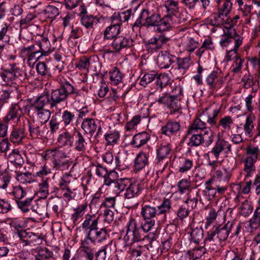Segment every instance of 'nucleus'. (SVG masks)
Here are the masks:
<instances>
[{"label":"nucleus","instance_id":"34","mask_svg":"<svg viewBox=\"0 0 260 260\" xmlns=\"http://www.w3.org/2000/svg\"><path fill=\"white\" fill-rule=\"evenodd\" d=\"M232 27H230L226 32L222 35L223 36H227L230 38H232L234 40L235 43V46L234 48V53L237 54V50L239 46L242 44V39L241 37L237 34L236 31L235 29H231Z\"/></svg>","mask_w":260,"mask_h":260},{"label":"nucleus","instance_id":"20","mask_svg":"<svg viewBox=\"0 0 260 260\" xmlns=\"http://www.w3.org/2000/svg\"><path fill=\"white\" fill-rule=\"evenodd\" d=\"M180 127L179 122L170 120L161 127V134L169 137L175 135L180 131Z\"/></svg>","mask_w":260,"mask_h":260},{"label":"nucleus","instance_id":"2","mask_svg":"<svg viewBox=\"0 0 260 260\" xmlns=\"http://www.w3.org/2000/svg\"><path fill=\"white\" fill-rule=\"evenodd\" d=\"M47 104V99L39 96L24 108L30 117H36L40 120L39 123L44 124L49 120L51 114L49 110L44 108Z\"/></svg>","mask_w":260,"mask_h":260},{"label":"nucleus","instance_id":"50","mask_svg":"<svg viewBox=\"0 0 260 260\" xmlns=\"http://www.w3.org/2000/svg\"><path fill=\"white\" fill-rule=\"evenodd\" d=\"M103 160L107 164H111L112 167L117 168L120 166V160L118 156H114L111 152H108L103 156Z\"/></svg>","mask_w":260,"mask_h":260},{"label":"nucleus","instance_id":"55","mask_svg":"<svg viewBox=\"0 0 260 260\" xmlns=\"http://www.w3.org/2000/svg\"><path fill=\"white\" fill-rule=\"evenodd\" d=\"M16 179L22 183H31L34 181L32 174L29 172H20L16 176Z\"/></svg>","mask_w":260,"mask_h":260},{"label":"nucleus","instance_id":"36","mask_svg":"<svg viewBox=\"0 0 260 260\" xmlns=\"http://www.w3.org/2000/svg\"><path fill=\"white\" fill-rule=\"evenodd\" d=\"M17 235L22 241L25 243L26 245L30 244L34 240H36V238H38V236L34 233L29 232V229L19 231Z\"/></svg>","mask_w":260,"mask_h":260},{"label":"nucleus","instance_id":"31","mask_svg":"<svg viewBox=\"0 0 260 260\" xmlns=\"http://www.w3.org/2000/svg\"><path fill=\"white\" fill-rule=\"evenodd\" d=\"M40 51V56H45L51 50V44L47 37H41V40L36 41Z\"/></svg>","mask_w":260,"mask_h":260},{"label":"nucleus","instance_id":"1","mask_svg":"<svg viewBox=\"0 0 260 260\" xmlns=\"http://www.w3.org/2000/svg\"><path fill=\"white\" fill-rule=\"evenodd\" d=\"M59 86L55 89H52L49 94H43L40 95L47 100V103L51 108L57 107L58 105L67 102L68 98L72 95H78L73 85L66 79L60 77L57 79Z\"/></svg>","mask_w":260,"mask_h":260},{"label":"nucleus","instance_id":"22","mask_svg":"<svg viewBox=\"0 0 260 260\" xmlns=\"http://www.w3.org/2000/svg\"><path fill=\"white\" fill-rule=\"evenodd\" d=\"M248 230L252 233L260 225V206H257L254 211L253 216L247 222Z\"/></svg>","mask_w":260,"mask_h":260},{"label":"nucleus","instance_id":"62","mask_svg":"<svg viewBox=\"0 0 260 260\" xmlns=\"http://www.w3.org/2000/svg\"><path fill=\"white\" fill-rule=\"evenodd\" d=\"M105 138L107 141L106 145H113L117 143L119 138V134L117 132L105 135Z\"/></svg>","mask_w":260,"mask_h":260},{"label":"nucleus","instance_id":"32","mask_svg":"<svg viewBox=\"0 0 260 260\" xmlns=\"http://www.w3.org/2000/svg\"><path fill=\"white\" fill-rule=\"evenodd\" d=\"M186 136L189 137V141L188 143V145L190 147H197L202 144L201 132L199 134L198 132L191 133L189 131L187 130Z\"/></svg>","mask_w":260,"mask_h":260},{"label":"nucleus","instance_id":"25","mask_svg":"<svg viewBox=\"0 0 260 260\" xmlns=\"http://www.w3.org/2000/svg\"><path fill=\"white\" fill-rule=\"evenodd\" d=\"M226 148H227L228 151H230L231 150V145L223 140H218L212 148L211 153H212L216 159H217L220 153Z\"/></svg>","mask_w":260,"mask_h":260},{"label":"nucleus","instance_id":"64","mask_svg":"<svg viewBox=\"0 0 260 260\" xmlns=\"http://www.w3.org/2000/svg\"><path fill=\"white\" fill-rule=\"evenodd\" d=\"M246 152L248 157L257 160L260 150L258 147H252L249 146L246 149Z\"/></svg>","mask_w":260,"mask_h":260},{"label":"nucleus","instance_id":"53","mask_svg":"<svg viewBox=\"0 0 260 260\" xmlns=\"http://www.w3.org/2000/svg\"><path fill=\"white\" fill-rule=\"evenodd\" d=\"M191 239L194 243L198 244L203 239L204 232L201 228H196L192 229L190 233Z\"/></svg>","mask_w":260,"mask_h":260},{"label":"nucleus","instance_id":"48","mask_svg":"<svg viewBox=\"0 0 260 260\" xmlns=\"http://www.w3.org/2000/svg\"><path fill=\"white\" fill-rule=\"evenodd\" d=\"M110 80L112 84L117 85L121 82L122 79V75L120 70L117 68H113L110 71Z\"/></svg>","mask_w":260,"mask_h":260},{"label":"nucleus","instance_id":"38","mask_svg":"<svg viewBox=\"0 0 260 260\" xmlns=\"http://www.w3.org/2000/svg\"><path fill=\"white\" fill-rule=\"evenodd\" d=\"M58 142L64 146H68V150L71 151V147L73 145V136L68 131H65L59 135Z\"/></svg>","mask_w":260,"mask_h":260},{"label":"nucleus","instance_id":"18","mask_svg":"<svg viewBox=\"0 0 260 260\" xmlns=\"http://www.w3.org/2000/svg\"><path fill=\"white\" fill-rule=\"evenodd\" d=\"M25 125L14 127L11 132L9 140L13 143L20 144L25 137Z\"/></svg>","mask_w":260,"mask_h":260},{"label":"nucleus","instance_id":"57","mask_svg":"<svg viewBox=\"0 0 260 260\" xmlns=\"http://www.w3.org/2000/svg\"><path fill=\"white\" fill-rule=\"evenodd\" d=\"M171 148L168 144L161 146L157 150V157L159 161L166 158L170 153Z\"/></svg>","mask_w":260,"mask_h":260},{"label":"nucleus","instance_id":"13","mask_svg":"<svg viewBox=\"0 0 260 260\" xmlns=\"http://www.w3.org/2000/svg\"><path fill=\"white\" fill-rule=\"evenodd\" d=\"M112 48L116 52H119L124 48H128L133 45V40L129 37L118 36L112 43Z\"/></svg>","mask_w":260,"mask_h":260},{"label":"nucleus","instance_id":"12","mask_svg":"<svg viewBox=\"0 0 260 260\" xmlns=\"http://www.w3.org/2000/svg\"><path fill=\"white\" fill-rule=\"evenodd\" d=\"M219 113V109L206 108L200 114L199 117L210 128V126L216 124V119Z\"/></svg>","mask_w":260,"mask_h":260},{"label":"nucleus","instance_id":"59","mask_svg":"<svg viewBox=\"0 0 260 260\" xmlns=\"http://www.w3.org/2000/svg\"><path fill=\"white\" fill-rule=\"evenodd\" d=\"M33 199V197L27 198L24 200H16V203L19 208L23 212H26L29 211V207Z\"/></svg>","mask_w":260,"mask_h":260},{"label":"nucleus","instance_id":"63","mask_svg":"<svg viewBox=\"0 0 260 260\" xmlns=\"http://www.w3.org/2000/svg\"><path fill=\"white\" fill-rule=\"evenodd\" d=\"M254 119V116L252 115H248L246 120V122L244 125V130L248 135L250 136H252V131L254 127L253 124V121Z\"/></svg>","mask_w":260,"mask_h":260},{"label":"nucleus","instance_id":"47","mask_svg":"<svg viewBox=\"0 0 260 260\" xmlns=\"http://www.w3.org/2000/svg\"><path fill=\"white\" fill-rule=\"evenodd\" d=\"M86 208V204H83L78 206L76 208H74V210L75 212L72 215V219L75 224H76L78 220L81 218L84 214Z\"/></svg>","mask_w":260,"mask_h":260},{"label":"nucleus","instance_id":"37","mask_svg":"<svg viewBox=\"0 0 260 260\" xmlns=\"http://www.w3.org/2000/svg\"><path fill=\"white\" fill-rule=\"evenodd\" d=\"M213 179H210L205 182V188L203 190V194L206 197V199L210 201L215 198L216 189L212 185Z\"/></svg>","mask_w":260,"mask_h":260},{"label":"nucleus","instance_id":"49","mask_svg":"<svg viewBox=\"0 0 260 260\" xmlns=\"http://www.w3.org/2000/svg\"><path fill=\"white\" fill-rule=\"evenodd\" d=\"M53 252L47 248H43L38 250V254L35 255V260H51Z\"/></svg>","mask_w":260,"mask_h":260},{"label":"nucleus","instance_id":"23","mask_svg":"<svg viewBox=\"0 0 260 260\" xmlns=\"http://www.w3.org/2000/svg\"><path fill=\"white\" fill-rule=\"evenodd\" d=\"M99 217L95 215L87 214L85 216V219L82 224V228L88 231H92L98 228L99 223Z\"/></svg>","mask_w":260,"mask_h":260},{"label":"nucleus","instance_id":"30","mask_svg":"<svg viewBox=\"0 0 260 260\" xmlns=\"http://www.w3.org/2000/svg\"><path fill=\"white\" fill-rule=\"evenodd\" d=\"M45 128V127L42 123H28V129L30 136L33 138H37L39 137H42L44 134L43 130Z\"/></svg>","mask_w":260,"mask_h":260},{"label":"nucleus","instance_id":"46","mask_svg":"<svg viewBox=\"0 0 260 260\" xmlns=\"http://www.w3.org/2000/svg\"><path fill=\"white\" fill-rule=\"evenodd\" d=\"M75 119V114L74 112L67 110L63 111L61 114V120L65 126L73 123Z\"/></svg>","mask_w":260,"mask_h":260},{"label":"nucleus","instance_id":"9","mask_svg":"<svg viewBox=\"0 0 260 260\" xmlns=\"http://www.w3.org/2000/svg\"><path fill=\"white\" fill-rule=\"evenodd\" d=\"M109 235L106 228H99L91 231H88L85 240H90L93 244L102 243L106 241Z\"/></svg>","mask_w":260,"mask_h":260},{"label":"nucleus","instance_id":"26","mask_svg":"<svg viewBox=\"0 0 260 260\" xmlns=\"http://www.w3.org/2000/svg\"><path fill=\"white\" fill-rule=\"evenodd\" d=\"M88 241L84 240L81 243L82 249L79 257L80 260H93L94 252L92 249L88 246Z\"/></svg>","mask_w":260,"mask_h":260},{"label":"nucleus","instance_id":"39","mask_svg":"<svg viewBox=\"0 0 260 260\" xmlns=\"http://www.w3.org/2000/svg\"><path fill=\"white\" fill-rule=\"evenodd\" d=\"M99 18L96 16H94L90 14H87L80 17V22L86 28H92L94 23L99 22Z\"/></svg>","mask_w":260,"mask_h":260},{"label":"nucleus","instance_id":"7","mask_svg":"<svg viewBox=\"0 0 260 260\" xmlns=\"http://www.w3.org/2000/svg\"><path fill=\"white\" fill-rule=\"evenodd\" d=\"M157 102L159 104H162L167 106L170 110V114L171 115L182 113L181 102L178 99L177 95L165 94L160 97Z\"/></svg>","mask_w":260,"mask_h":260},{"label":"nucleus","instance_id":"45","mask_svg":"<svg viewBox=\"0 0 260 260\" xmlns=\"http://www.w3.org/2000/svg\"><path fill=\"white\" fill-rule=\"evenodd\" d=\"M169 81L170 78L167 74H161L157 76L155 81L156 90H161L169 84Z\"/></svg>","mask_w":260,"mask_h":260},{"label":"nucleus","instance_id":"27","mask_svg":"<svg viewBox=\"0 0 260 260\" xmlns=\"http://www.w3.org/2000/svg\"><path fill=\"white\" fill-rule=\"evenodd\" d=\"M142 190L140 184L137 183H131L126 189L124 193L125 198L128 199L138 197Z\"/></svg>","mask_w":260,"mask_h":260},{"label":"nucleus","instance_id":"40","mask_svg":"<svg viewBox=\"0 0 260 260\" xmlns=\"http://www.w3.org/2000/svg\"><path fill=\"white\" fill-rule=\"evenodd\" d=\"M165 7L168 14L164 17L167 19V18L175 15L179 10L178 2L172 0H168L165 4Z\"/></svg>","mask_w":260,"mask_h":260},{"label":"nucleus","instance_id":"33","mask_svg":"<svg viewBox=\"0 0 260 260\" xmlns=\"http://www.w3.org/2000/svg\"><path fill=\"white\" fill-rule=\"evenodd\" d=\"M149 152H140L137 156L135 160V167L137 170H141L144 168L148 164V157Z\"/></svg>","mask_w":260,"mask_h":260},{"label":"nucleus","instance_id":"3","mask_svg":"<svg viewBox=\"0 0 260 260\" xmlns=\"http://www.w3.org/2000/svg\"><path fill=\"white\" fill-rule=\"evenodd\" d=\"M70 150H66L65 148L59 147L52 150H48L44 155L45 159L51 157L53 168L56 170H68L71 165L69 160Z\"/></svg>","mask_w":260,"mask_h":260},{"label":"nucleus","instance_id":"5","mask_svg":"<svg viewBox=\"0 0 260 260\" xmlns=\"http://www.w3.org/2000/svg\"><path fill=\"white\" fill-rule=\"evenodd\" d=\"M131 234L133 235V238L131 240L133 243L145 240H148L150 243L155 238L153 233H149L145 235L141 228L137 227L136 221L133 218H131L127 224L126 234L124 236V239L129 240L128 235Z\"/></svg>","mask_w":260,"mask_h":260},{"label":"nucleus","instance_id":"19","mask_svg":"<svg viewBox=\"0 0 260 260\" xmlns=\"http://www.w3.org/2000/svg\"><path fill=\"white\" fill-rule=\"evenodd\" d=\"M150 139V135L144 131L135 135L130 144L135 148H139L146 144Z\"/></svg>","mask_w":260,"mask_h":260},{"label":"nucleus","instance_id":"10","mask_svg":"<svg viewBox=\"0 0 260 260\" xmlns=\"http://www.w3.org/2000/svg\"><path fill=\"white\" fill-rule=\"evenodd\" d=\"M81 128L84 132V134H89L92 136L97 130L95 137H97L102 131V127L99 124L97 120L92 118H86L83 120Z\"/></svg>","mask_w":260,"mask_h":260},{"label":"nucleus","instance_id":"44","mask_svg":"<svg viewBox=\"0 0 260 260\" xmlns=\"http://www.w3.org/2000/svg\"><path fill=\"white\" fill-rule=\"evenodd\" d=\"M202 136V145L204 146H209L213 141V134L210 128H206L205 130L201 132Z\"/></svg>","mask_w":260,"mask_h":260},{"label":"nucleus","instance_id":"11","mask_svg":"<svg viewBox=\"0 0 260 260\" xmlns=\"http://www.w3.org/2000/svg\"><path fill=\"white\" fill-rule=\"evenodd\" d=\"M177 67L173 71L172 74L176 79L181 78L189 68L191 62L190 57L177 58Z\"/></svg>","mask_w":260,"mask_h":260},{"label":"nucleus","instance_id":"17","mask_svg":"<svg viewBox=\"0 0 260 260\" xmlns=\"http://www.w3.org/2000/svg\"><path fill=\"white\" fill-rule=\"evenodd\" d=\"M23 112L19 104L12 105L7 116L4 118V121L7 123L10 120L16 119L18 121L23 115Z\"/></svg>","mask_w":260,"mask_h":260},{"label":"nucleus","instance_id":"42","mask_svg":"<svg viewBox=\"0 0 260 260\" xmlns=\"http://www.w3.org/2000/svg\"><path fill=\"white\" fill-rule=\"evenodd\" d=\"M232 8V3L230 0H225L223 4L219 8L218 12V18L223 20L224 16L226 17Z\"/></svg>","mask_w":260,"mask_h":260},{"label":"nucleus","instance_id":"15","mask_svg":"<svg viewBox=\"0 0 260 260\" xmlns=\"http://www.w3.org/2000/svg\"><path fill=\"white\" fill-rule=\"evenodd\" d=\"M206 81L209 89L212 91L220 88L223 83L222 77L216 71L211 72L207 77Z\"/></svg>","mask_w":260,"mask_h":260},{"label":"nucleus","instance_id":"58","mask_svg":"<svg viewBox=\"0 0 260 260\" xmlns=\"http://www.w3.org/2000/svg\"><path fill=\"white\" fill-rule=\"evenodd\" d=\"M233 123V120L232 117L230 116H226L220 120L218 127L221 126L225 131H229L231 129V125Z\"/></svg>","mask_w":260,"mask_h":260},{"label":"nucleus","instance_id":"52","mask_svg":"<svg viewBox=\"0 0 260 260\" xmlns=\"http://www.w3.org/2000/svg\"><path fill=\"white\" fill-rule=\"evenodd\" d=\"M131 183L130 181L127 178H120L115 183L113 186L116 189L115 191L117 193H120L126 189L129 184Z\"/></svg>","mask_w":260,"mask_h":260},{"label":"nucleus","instance_id":"14","mask_svg":"<svg viewBox=\"0 0 260 260\" xmlns=\"http://www.w3.org/2000/svg\"><path fill=\"white\" fill-rule=\"evenodd\" d=\"M137 10V9L133 11L129 9L121 12H115L111 17L112 22H116L120 26L122 22H125L129 19H134Z\"/></svg>","mask_w":260,"mask_h":260},{"label":"nucleus","instance_id":"43","mask_svg":"<svg viewBox=\"0 0 260 260\" xmlns=\"http://www.w3.org/2000/svg\"><path fill=\"white\" fill-rule=\"evenodd\" d=\"M208 128H210L209 126L205 124L204 122L202 121L198 117L193 121L188 127L187 131H189L191 133L192 132H198L199 130H200V132H202Z\"/></svg>","mask_w":260,"mask_h":260},{"label":"nucleus","instance_id":"41","mask_svg":"<svg viewBox=\"0 0 260 260\" xmlns=\"http://www.w3.org/2000/svg\"><path fill=\"white\" fill-rule=\"evenodd\" d=\"M8 162L14 163L17 166H23L24 164L23 159L17 149L13 150L8 155Z\"/></svg>","mask_w":260,"mask_h":260},{"label":"nucleus","instance_id":"16","mask_svg":"<svg viewBox=\"0 0 260 260\" xmlns=\"http://www.w3.org/2000/svg\"><path fill=\"white\" fill-rule=\"evenodd\" d=\"M235 225L234 221H228L226 224L223 225H215L217 228V233L218 240L219 243L221 241H225L227 239L230 233L232 231Z\"/></svg>","mask_w":260,"mask_h":260},{"label":"nucleus","instance_id":"28","mask_svg":"<svg viewBox=\"0 0 260 260\" xmlns=\"http://www.w3.org/2000/svg\"><path fill=\"white\" fill-rule=\"evenodd\" d=\"M135 13V15L133 20L135 19V22L133 24V26L140 27L144 26V23L147 21L148 10L143 9L140 12H139L138 9Z\"/></svg>","mask_w":260,"mask_h":260},{"label":"nucleus","instance_id":"61","mask_svg":"<svg viewBox=\"0 0 260 260\" xmlns=\"http://www.w3.org/2000/svg\"><path fill=\"white\" fill-rule=\"evenodd\" d=\"M198 192H196L194 194L191 192L188 194V198L185 201V203L190 207L191 209H194L197 207L198 201Z\"/></svg>","mask_w":260,"mask_h":260},{"label":"nucleus","instance_id":"21","mask_svg":"<svg viewBox=\"0 0 260 260\" xmlns=\"http://www.w3.org/2000/svg\"><path fill=\"white\" fill-rule=\"evenodd\" d=\"M173 58L174 56L171 55L167 52H161L157 58L158 66L161 69H167L174 62Z\"/></svg>","mask_w":260,"mask_h":260},{"label":"nucleus","instance_id":"60","mask_svg":"<svg viewBox=\"0 0 260 260\" xmlns=\"http://www.w3.org/2000/svg\"><path fill=\"white\" fill-rule=\"evenodd\" d=\"M36 70L38 73L42 76H50V69L44 62H39L37 64Z\"/></svg>","mask_w":260,"mask_h":260},{"label":"nucleus","instance_id":"56","mask_svg":"<svg viewBox=\"0 0 260 260\" xmlns=\"http://www.w3.org/2000/svg\"><path fill=\"white\" fill-rule=\"evenodd\" d=\"M179 162L181 166L179 167L178 171L181 173L189 171L193 165L192 161L191 160L184 158H180Z\"/></svg>","mask_w":260,"mask_h":260},{"label":"nucleus","instance_id":"54","mask_svg":"<svg viewBox=\"0 0 260 260\" xmlns=\"http://www.w3.org/2000/svg\"><path fill=\"white\" fill-rule=\"evenodd\" d=\"M252 210L253 206L247 200L243 202L239 208L240 215L244 217L249 216L252 213Z\"/></svg>","mask_w":260,"mask_h":260},{"label":"nucleus","instance_id":"51","mask_svg":"<svg viewBox=\"0 0 260 260\" xmlns=\"http://www.w3.org/2000/svg\"><path fill=\"white\" fill-rule=\"evenodd\" d=\"M118 174L116 171L113 170L108 172L107 175L104 178V183L106 185L110 186L113 184L115 185V183L118 180Z\"/></svg>","mask_w":260,"mask_h":260},{"label":"nucleus","instance_id":"35","mask_svg":"<svg viewBox=\"0 0 260 260\" xmlns=\"http://www.w3.org/2000/svg\"><path fill=\"white\" fill-rule=\"evenodd\" d=\"M217 228L215 225L213 226L209 231L207 232V236L205 239V244H208L211 246H214L219 244V240H218Z\"/></svg>","mask_w":260,"mask_h":260},{"label":"nucleus","instance_id":"6","mask_svg":"<svg viewBox=\"0 0 260 260\" xmlns=\"http://www.w3.org/2000/svg\"><path fill=\"white\" fill-rule=\"evenodd\" d=\"M144 26L156 27V30L158 32H164L169 30L171 28V23L166 18H162L159 14L151 13L148 10L147 21L144 24Z\"/></svg>","mask_w":260,"mask_h":260},{"label":"nucleus","instance_id":"8","mask_svg":"<svg viewBox=\"0 0 260 260\" xmlns=\"http://www.w3.org/2000/svg\"><path fill=\"white\" fill-rule=\"evenodd\" d=\"M169 40L170 38L164 35H156L145 42L146 50L150 53L156 52L161 49Z\"/></svg>","mask_w":260,"mask_h":260},{"label":"nucleus","instance_id":"24","mask_svg":"<svg viewBox=\"0 0 260 260\" xmlns=\"http://www.w3.org/2000/svg\"><path fill=\"white\" fill-rule=\"evenodd\" d=\"M120 26L119 23L116 22H112V24L107 27L104 32V39H114L115 37H118L117 35L119 34L120 30Z\"/></svg>","mask_w":260,"mask_h":260},{"label":"nucleus","instance_id":"4","mask_svg":"<svg viewBox=\"0 0 260 260\" xmlns=\"http://www.w3.org/2000/svg\"><path fill=\"white\" fill-rule=\"evenodd\" d=\"M171 209L170 201L169 199H165L163 201L162 204L157 207L152 205H145L142 209L141 214L144 220H156L158 217L163 215L166 216V213L169 211Z\"/></svg>","mask_w":260,"mask_h":260},{"label":"nucleus","instance_id":"29","mask_svg":"<svg viewBox=\"0 0 260 260\" xmlns=\"http://www.w3.org/2000/svg\"><path fill=\"white\" fill-rule=\"evenodd\" d=\"M88 145V140L79 131L77 132L76 139L75 142V149L78 152H84Z\"/></svg>","mask_w":260,"mask_h":260}]
</instances>
